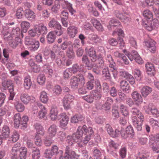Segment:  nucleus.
<instances>
[{
    "label": "nucleus",
    "instance_id": "35",
    "mask_svg": "<svg viewBox=\"0 0 159 159\" xmlns=\"http://www.w3.org/2000/svg\"><path fill=\"white\" fill-rule=\"evenodd\" d=\"M35 129L37 130V134L43 135L44 134V131L42 126L39 123H36L34 125Z\"/></svg>",
    "mask_w": 159,
    "mask_h": 159
},
{
    "label": "nucleus",
    "instance_id": "43",
    "mask_svg": "<svg viewBox=\"0 0 159 159\" xmlns=\"http://www.w3.org/2000/svg\"><path fill=\"white\" fill-rule=\"evenodd\" d=\"M89 39L93 42V44H97L98 43L100 42L101 39L96 34H91L89 36Z\"/></svg>",
    "mask_w": 159,
    "mask_h": 159
},
{
    "label": "nucleus",
    "instance_id": "52",
    "mask_svg": "<svg viewBox=\"0 0 159 159\" xmlns=\"http://www.w3.org/2000/svg\"><path fill=\"white\" fill-rule=\"evenodd\" d=\"M108 146L111 149L116 150L118 149L119 145L118 143L111 140L109 142Z\"/></svg>",
    "mask_w": 159,
    "mask_h": 159
},
{
    "label": "nucleus",
    "instance_id": "24",
    "mask_svg": "<svg viewBox=\"0 0 159 159\" xmlns=\"http://www.w3.org/2000/svg\"><path fill=\"white\" fill-rule=\"evenodd\" d=\"M88 53L91 61L93 62H95L97 60V56L94 48L93 47L90 48Z\"/></svg>",
    "mask_w": 159,
    "mask_h": 159
},
{
    "label": "nucleus",
    "instance_id": "54",
    "mask_svg": "<svg viewBox=\"0 0 159 159\" xmlns=\"http://www.w3.org/2000/svg\"><path fill=\"white\" fill-rule=\"evenodd\" d=\"M15 107L16 110L19 112L23 111L25 108V107L23 104L21 103L18 102L16 103Z\"/></svg>",
    "mask_w": 159,
    "mask_h": 159
},
{
    "label": "nucleus",
    "instance_id": "20",
    "mask_svg": "<svg viewBox=\"0 0 159 159\" xmlns=\"http://www.w3.org/2000/svg\"><path fill=\"white\" fill-rule=\"evenodd\" d=\"M32 83L31 78L29 76H26L24 79V87L26 90L30 89L32 85Z\"/></svg>",
    "mask_w": 159,
    "mask_h": 159
},
{
    "label": "nucleus",
    "instance_id": "34",
    "mask_svg": "<svg viewBox=\"0 0 159 159\" xmlns=\"http://www.w3.org/2000/svg\"><path fill=\"white\" fill-rule=\"evenodd\" d=\"M145 66L147 71L150 72L148 74H151L153 75L155 74V70L152 64L148 62L146 64Z\"/></svg>",
    "mask_w": 159,
    "mask_h": 159
},
{
    "label": "nucleus",
    "instance_id": "36",
    "mask_svg": "<svg viewBox=\"0 0 159 159\" xmlns=\"http://www.w3.org/2000/svg\"><path fill=\"white\" fill-rule=\"evenodd\" d=\"M21 32L19 28H13L10 34L12 37L18 38L21 34Z\"/></svg>",
    "mask_w": 159,
    "mask_h": 159
},
{
    "label": "nucleus",
    "instance_id": "1",
    "mask_svg": "<svg viewBox=\"0 0 159 159\" xmlns=\"http://www.w3.org/2000/svg\"><path fill=\"white\" fill-rule=\"evenodd\" d=\"M132 114L134 116L131 117V120L133 125L136 127L138 131H140L142 129L143 122L144 118L143 115L140 111L139 109L135 107H133L131 110Z\"/></svg>",
    "mask_w": 159,
    "mask_h": 159
},
{
    "label": "nucleus",
    "instance_id": "64",
    "mask_svg": "<svg viewBox=\"0 0 159 159\" xmlns=\"http://www.w3.org/2000/svg\"><path fill=\"white\" fill-rule=\"evenodd\" d=\"M34 60L38 63H42L43 61V55L41 53H38L35 56Z\"/></svg>",
    "mask_w": 159,
    "mask_h": 159
},
{
    "label": "nucleus",
    "instance_id": "55",
    "mask_svg": "<svg viewBox=\"0 0 159 159\" xmlns=\"http://www.w3.org/2000/svg\"><path fill=\"white\" fill-rule=\"evenodd\" d=\"M51 149L54 155H57L59 153L62 154L63 153L62 150H59L58 147L56 145L52 146Z\"/></svg>",
    "mask_w": 159,
    "mask_h": 159
},
{
    "label": "nucleus",
    "instance_id": "15",
    "mask_svg": "<svg viewBox=\"0 0 159 159\" xmlns=\"http://www.w3.org/2000/svg\"><path fill=\"white\" fill-rule=\"evenodd\" d=\"M37 106L40 109L38 113V117L41 119L43 118L47 113V110L45 107L40 103H38Z\"/></svg>",
    "mask_w": 159,
    "mask_h": 159
},
{
    "label": "nucleus",
    "instance_id": "10",
    "mask_svg": "<svg viewBox=\"0 0 159 159\" xmlns=\"http://www.w3.org/2000/svg\"><path fill=\"white\" fill-rule=\"evenodd\" d=\"M60 120V125L61 127L66 126L68 123L69 118L65 113H62L59 115Z\"/></svg>",
    "mask_w": 159,
    "mask_h": 159
},
{
    "label": "nucleus",
    "instance_id": "18",
    "mask_svg": "<svg viewBox=\"0 0 159 159\" xmlns=\"http://www.w3.org/2000/svg\"><path fill=\"white\" fill-rule=\"evenodd\" d=\"M29 65L32 71L35 73L39 72L40 70L39 65L35 63L33 61L30 60L29 61Z\"/></svg>",
    "mask_w": 159,
    "mask_h": 159
},
{
    "label": "nucleus",
    "instance_id": "47",
    "mask_svg": "<svg viewBox=\"0 0 159 159\" xmlns=\"http://www.w3.org/2000/svg\"><path fill=\"white\" fill-rule=\"evenodd\" d=\"M66 55L70 59H73L75 57L74 52L72 47L68 48L66 51Z\"/></svg>",
    "mask_w": 159,
    "mask_h": 159
},
{
    "label": "nucleus",
    "instance_id": "3",
    "mask_svg": "<svg viewBox=\"0 0 159 159\" xmlns=\"http://www.w3.org/2000/svg\"><path fill=\"white\" fill-rule=\"evenodd\" d=\"M49 27L54 30L56 34L60 36L63 33L62 26L60 23L54 18L51 19L48 23Z\"/></svg>",
    "mask_w": 159,
    "mask_h": 159
},
{
    "label": "nucleus",
    "instance_id": "44",
    "mask_svg": "<svg viewBox=\"0 0 159 159\" xmlns=\"http://www.w3.org/2000/svg\"><path fill=\"white\" fill-rule=\"evenodd\" d=\"M84 119L83 116L79 115H75L71 118V121L72 123H75L83 120Z\"/></svg>",
    "mask_w": 159,
    "mask_h": 159
},
{
    "label": "nucleus",
    "instance_id": "51",
    "mask_svg": "<svg viewBox=\"0 0 159 159\" xmlns=\"http://www.w3.org/2000/svg\"><path fill=\"white\" fill-rule=\"evenodd\" d=\"M44 71L48 74L50 76H52L53 74V70L50 68V66L48 64H45L43 66Z\"/></svg>",
    "mask_w": 159,
    "mask_h": 159
},
{
    "label": "nucleus",
    "instance_id": "9",
    "mask_svg": "<svg viewBox=\"0 0 159 159\" xmlns=\"http://www.w3.org/2000/svg\"><path fill=\"white\" fill-rule=\"evenodd\" d=\"M121 26V23L119 21L112 19L109 22L107 27L109 30H112L120 28Z\"/></svg>",
    "mask_w": 159,
    "mask_h": 159
},
{
    "label": "nucleus",
    "instance_id": "14",
    "mask_svg": "<svg viewBox=\"0 0 159 159\" xmlns=\"http://www.w3.org/2000/svg\"><path fill=\"white\" fill-rule=\"evenodd\" d=\"M25 16L28 20L31 21L34 20L36 17L34 12L30 9H27L25 10Z\"/></svg>",
    "mask_w": 159,
    "mask_h": 159
},
{
    "label": "nucleus",
    "instance_id": "39",
    "mask_svg": "<svg viewBox=\"0 0 159 159\" xmlns=\"http://www.w3.org/2000/svg\"><path fill=\"white\" fill-rule=\"evenodd\" d=\"M32 156L33 159H39L40 157V152L39 149L34 148L33 149Z\"/></svg>",
    "mask_w": 159,
    "mask_h": 159
},
{
    "label": "nucleus",
    "instance_id": "5",
    "mask_svg": "<svg viewBox=\"0 0 159 159\" xmlns=\"http://www.w3.org/2000/svg\"><path fill=\"white\" fill-rule=\"evenodd\" d=\"M2 86L5 89H7L9 91L10 95L9 100H13L15 95V93L14 91L13 85L12 81L11 80L5 81L2 83Z\"/></svg>",
    "mask_w": 159,
    "mask_h": 159
},
{
    "label": "nucleus",
    "instance_id": "38",
    "mask_svg": "<svg viewBox=\"0 0 159 159\" xmlns=\"http://www.w3.org/2000/svg\"><path fill=\"white\" fill-rule=\"evenodd\" d=\"M58 48V46L57 45H54L53 47L52 50L51 51L50 57L52 61L55 60L57 58V57L56 55L55 52H56Z\"/></svg>",
    "mask_w": 159,
    "mask_h": 159
},
{
    "label": "nucleus",
    "instance_id": "25",
    "mask_svg": "<svg viewBox=\"0 0 159 159\" xmlns=\"http://www.w3.org/2000/svg\"><path fill=\"white\" fill-rule=\"evenodd\" d=\"M152 8L153 11L156 15H159V0H153Z\"/></svg>",
    "mask_w": 159,
    "mask_h": 159
},
{
    "label": "nucleus",
    "instance_id": "16",
    "mask_svg": "<svg viewBox=\"0 0 159 159\" xmlns=\"http://www.w3.org/2000/svg\"><path fill=\"white\" fill-rule=\"evenodd\" d=\"M57 126L55 125L52 124L49 128L48 129V132L49 137L52 138L54 137L56 134Z\"/></svg>",
    "mask_w": 159,
    "mask_h": 159
},
{
    "label": "nucleus",
    "instance_id": "60",
    "mask_svg": "<svg viewBox=\"0 0 159 159\" xmlns=\"http://www.w3.org/2000/svg\"><path fill=\"white\" fill-rule=\"evenodd\" d=\"M20 40L19 38H16L14 40L11 41L9 44L10 46L13 48H16L18 45L19 43V40Z\"/></svg>",
    "mask_w": 159,
    "mask_h": 159
},
{
    "label": "nucleus",
    "instance_id": "19",
    "mask_svg": "<svg viewBox=\"0 0 159 159\" xmlns=\"http://www.w3.org/2000/svg\"><path fill=\"white\" fill-rule=\"evenodd\" d=\"M152 89L151 87L145 86H143L141 90V93L144 97H146L152 91Z\"/></svg>",
    "mask_w": 159,
    "mask_h": 159
},
{
    "label": "nucleus",
    "instance_id": "31",
    "mask_svg": "<svg viewBox=\"0 0 159 159\" xmlns=\"http://www.w3.org/2000/svg\"><path fill=\"white\" fill-rule=\"evenodd\" d=\"M56 38V36L53 31L49 33L46 37L47 41L49 44L53 43L55 41Z\"/></svg>",
    "mask_w": 159,
    "mask_h": 159
},
{
    "label": "nucleus",
    "instance_id": "59",
    "mask_svg": "<svg viewBox=\"0 0 159 159\" xmlns=\"http://www.w3.org/2000/svg\"><path fill=\"white\" fill-rule=\"evenodd\" d=\"M71 102L67 101V100H63V106L65 110H68L71 108Z\"/></svg>",
    "mask_w": 159,
    "mask_h": 159
},
{
    "label": "nucleus",
    "instance_id": "56",
    "mask_svg": "<svg viewBox=\"0 0 159 159\" xmlns=\"http://www.w3.org/2000/svg\"><path fill=\"white\" fill-rule=\"evenodd\" d=\"M149 121L150 125L153 128H157L158 127L159 122L157 120L151 118L149 119Z\"/></svg>",
    "mask_w": 159,
    "mask_h": 159
},
{
    "label": "nucleus",
    "instance_id": "46",
    "mask_svg": "<svg viewBox=\"0 0 159 159\" xmlns=\"http://www.w3.org/2000/svg\"><path fill=\"white\" fill-rule=\"evenodd\" d=\"M37 35H39L41 34H45L47 32V29L46 27L44 25H42L39 28H37Z\"/></svg>",
    "mask_w": 159,
    "mask_h": 159
},
{
    "label": "nucleus",
    "instance_id": "7",
    "mask_svg": "<svg viewBox=\"0 0 159 159\" xmlns=\"http://www.w3.org/2000/svg\"><path fill=\"white\" fill-rule=\"evenodd\" d=\"M81 137V135L76 131L75 133L73 134L71 136H68L67 137L66 142L69 145L72 146L75 143L79 142Z\"/></svg>",
    "mask_w": 159,
    "mask_h": 159
},
{
    "label": "nucleus",
    "instance_id": "48",
    "mask_svg": "<svg viewBox=\"0 0 159 159\" xmlns=\"http://www.w3.org/2000/svg\"><path fill=\"white\" fill-rule=\"evenodd\" d=\"M90 94L92 95L94 99H99L101 98L102 95L101 93L98 90H94L91 91Z\"/></svg>",
    "mask_w": 159,
    "mask_h": 159
},
{
    "label": "nucleus",
    "instance_id": "21",
    "mask_svg": "<svg viewBox=\"0 0 159 159\" xmlns=\"http://www.w3.org/2000/svg\"><path fill=\"white\" fill-rule=\"evenodd\" d=\"M149 144L150 147L151 148L153 151L157 153L159 152V143H157L151 139L150 140Z\"/></svg>",
    "mask_w": 159,
    "mask_h": 159
},
{
    "label": "nucleus",
    "instance_id": "22",
    "mask_svg": "<svg viewBox=\"0 0 159 159\" xmlns=\"http://www.w3.org/2000/svg\"><path fill=\"white\" fill-rule=\"evenodd\" d=\"M120 89L124 92H129L130 90L129 85L128 82L125 80H122L120 82Z\"/></svg>",
    "mask_w": 159,
    "mask_h": 159
},
{
    "label": "nucleus",
    "instance_id": "62",
    "mask_svg": "<svg viewBox=\"0 0 159 159\" xmlns=\"http://www.w3.org/2000/svg\"><path fill=\"white\" fill-rule=\"evenodd\" d=\"M60 4H58L55 1L54 4L51 8V10L53 12L57 13L60 9Z\"/></svg>",
    "mask_w": 159,
    "mask_h": 159
},
{
    "label": "nucleus",
    "instance_id": "29",
    "mask_svg": "<svg viewBox=\"0 0 159 159\" xmlns=\"http://www.w3.org/2000/svg\"><path fill=\"white\" fill-rule=\"evenodd\" d=\"M39 99L42 102L45 104L47 103L49 99L47 93L44 91L41 92L40 93Z\"/></svg>",
    "mask_w": 159,
    "mask_h": 159
},
{
    "label": "nucleus",
    "instance_id": "40",
    "mask_svg": "<svg viewBox=\"0 0 159 159\" xmlns=\"http://www.w3.org/2000/svg\"><path fill=\"white\" fill-rule=\"evenodd\" d=\"M77 133H78L79 134H80L82 136L83 134H86L87 133L88 129L85 125H84L83 126H80L78 128L77 130Z\"/></svg>",
    "mask_w": 159,
    "mask_h": 159
},
{
    "label": "nucleus",
    "instance_id": "63",
    "mask_svg": "<svg viewBox=\"0 0 159 159\" xmlns=\"http://www.w3.org/2000/svg\"><path fill=\"white\" fill-rule=\"evenodd\" d=\"M19 135L17 131H14L13 133V135L10 138V140L11 141L13 142H16L19 139Z\"/></svg>",
    "mask_w": 159,
    "mask_h": 159
},
{
    "label": "nucleus",
    "instance_id": "13",
    "mask_svg": "<svg viewBox=\"0 0 159 159\" xmlns=\"http://www.w3.org/2000/svg\"><path fill=\"white\" fill-rule=\"evenodd\" d=\"M132 97L136 104L139 106L142 102L143 99L141 95L136 91L133 92L132 94Z\"/></svg>",
    "mask_w": 159,
    "mask_h": 159
},
{
    "label": "nucleus",
    "instance_id": "17",
    "mask_svg": "<svg viewBox=\"0 0 159 159\" xmlns=\"http://www.w3.org/2000/svg\"><path fill=\"white\" fill-rule=\"evenodd\" d=\"M84 66L83 65H79L77 64H74L71 68L72 73L74 74L77 73L78 72L84 71Z\"/></svg>",
    "mask_w": 159,
    "mask_h": 159
},
{
    "label": "nucleus",
    "instance_id": "37",
    "mask_svg": "<svg viewBox=\"0 0 159 159\" xmlns=\"http://www.w3.org/2000/svg\"><path fill=\"white\" fill-rule=\"evenodd\" d=\"M82 61L83 63L85 64L86 66L88 68V69H91V64L88 56L86 55H84L82 57Z\"/></svg>",
    "mask_w": 159,
    "mask_h": 159
},
{
    "label": "nucleus",
    "instance_id": "27",
    "mask_svg": "<svg viewBox=\"0 0 159 159\" xmlns=\"http://www.w3.org/2000/svg\"><path fill=\"white\" fill-rule=\"evenodd\" d=\"M120 109L121 113L125 117H127L129 115V112L126 106L123 104H120Z\"/></svg>",
    "mask_w": 159,
    "mask_h": 159
},
{
    "label": "nucleus",
    "instance_id": "45",
    "mask_svg": "<svg viewBox=\"0 0 159 159\" xmlns=\"http://www.w3.org/2000/svg\"><path fill=\"white\" fill-rule=\"evenodd\" d=\"M20 25L22 31L25 33L29 28L30 25V23L27 21H23L21 23Z\"/></svg>",
    "mask_w": 159,
    "mask_h": 159
},
{
    "label": "nucleus",
    "instance_id": "57",
    "mask_svg": "<svg viewBox=\"0 0 159 159\" xmlns=\"http://www.w3.org/2000/svg\"><path fill=\"white\" fill-rule=\"evenodd\" d=\"M102 75L103 77H105L107 79L111 80V75L107 68H104L102 71Z\"/></svg>",
    "mask_w": 159,
    "mask_h": 159
},
{
    "label": "nucleus",
    "instance_id": "6",
    "mask_svg": "<svg viewBox=\"0 0 159 159\" xmlns=\"http://www.w3.org/2000/svg\"><path fill=\"white\" fill-rule=\"evenodd\" d=\"M114 14L116 16L124 23H129L131 20L130 16L126 12L122 13L118 10L115 11Z\"/></svg>",
    "mask_w": 159,
    "mask_h": 159
},
{
    "label": "nucleus",
    "instance_id": "2",
    "mask_svg": "<svg viewBox=\"0 0 159 159\" xmlns=\"http://www.w3.org/2000/svg\"><path fill=\"white\" fill-rule=\"evenodd\" d=\"M85 83L84 77L82 75L73 76L70 80V85L71 88L74 89L82 88L84 86Z\"/></svg>",
    "mask_w": 159,
    "mask_h": 159
},
{
    "label": "nucleus",
    "instance_id": "32",
    "mask_svg": "<svg viewBox=\"0 0 159 159\" xmlns=\"http://www.w3.org/2000/svg\"><path fill=\"white\" fill-rule=\"evenodd\" d=\"M92 22L93 26L98 31H102L103 28L101 24L98 20L96 19H93Z\"/></svg>",
    "mask_w": 159,
    "mask_h": 159
},
{
    "label": "nucleus",
    "instance_id": "11",
    "mask_svg": "<svg viewBox=\"0 0 159 159\" xmlns=\"http://www.w3.org/2000/svg\"><path fill=\"white\" fill-rule=\"evenodd\" d=\"M67 31L70 37L73 38L78 32V28L75 26H70L67 28Z\"/></svg>",
    "mask_w": 159,
    "mask_h": 159
},
{
    "label": "nucleus",
    "instance_id": "12",
    "mask_svg": "<svg viewBox=\"0 0 159 159\" xmlns=\"http://www.w3.org/2000/svg\"><path fill=\"white\" fill-rule=\"evenodd\" d=\"M58 111L57 106L55 105H52L50 110L49 116L52 120H55L57 118L58 115Z\"/></svg>",
    "mask_w": 159,
    "mask_h": 159
},
{
    "label": "nucleus",
    "instance_id": "49",
    "mask_svg": "<svg viewBox=\"0 0 159 159\" xmlns=\"http://www.w3.org/2000/svg\"><path fill=\"white\" fill-rule=\"evenodd\" d=\"M72 71L71 68L66 69L63 72V77L64 79H68L72 75Z\"/></svg>",
    "mask_w": 159,
    "mask_h": 159
},
{
    "label": "nucleus",
    "instance_id": "28",
    "mask_svg": "<svg viewBox=\"0 0 159 159\" xmlns=\"http://www.w3.org/2000/svg\"><path fill=\"white\" fill-rule=\"evenodd\" d=\"M10 134V129L8 126L6 125H4L2 127V138H6L8 137Z\"/></svg>",
    "mask_w": 159,
    "mask_h": 159
},
{
    "label": "nucleus",
    "instance_id": "42",
    "mask_svg": "<svg viewBox=\"0 0 159 159\" xmlns=\"http://www.w3.org/2000/svg\"><path fill=\"white\" fill-rule=\"evenodd\" d=\"M94 64L97 65L98 66L100 67L101 68L103 67L104 62L101 54L98 55L96 62Z\"/></svg>",
    "mask_w": 159,
    "mask_h": 159
},
{
    "label": "nucleus",
    "instance_id": "8",
    "mask_svg": "<svg viewBox=\"0 0 159 159\" xmlns=\"http://www.w3.org/2000/svg\"><path fill=\"white\" fill-rule=\"evenodd\" d=\"M143 43V45L147 47L148 50L152 53L155 52L156 50V42L153 40L151 39H145Z\"/></svg>",
    "mask_w": 159,
    "mask_h": 159
},
{
    "label": "nucleus",
    "instance_id": "61",
    "mask_svg": "<svg viewBox=\"0 0 159 159\" xmlns=\"http://www.w3.org/2000/svg\"><path fill=\"white\" fill-rule=\"evenodd\" d=\"M60 63L64 66H68L71 65L72 63V61L71 59H65L61 61V60H59Z\"/></svg>",
    "mask_w": 159,
    "mask_h": 159
},
{
    "label": "nucleus",
    "instance_id": "58",
    "mask_svg": "<svg viewBox=\"0 0 159 159\" xmlns=\"http://www.w3.org/2000/svg\"><path fill=\"white\" fill-rule=\"evenodd\" d=\"M37 82L40 85H43L45 83L46 78L45 76L43 75H40L38 76L37 78Z\"/></svg>",
    "mask_w": 159,
    "mask_h": 159
},
{
    "label": "nucleus",
    "instance_id": "23",
    "mask_svg": "<svg viewBox=\"0 0 159 159\" xmlns=\"http://www.w3.org/2000/svg\"><path fill=\"white\" fill-rule=\"evenodd\" d=\"M21 101L25 104H27L31 99L30 97L26 93H22L20 96Z\"/></svg>",
    "mask_w": 159,
    "mask_h": 159
},
{
    "label": "nucleus",
    "instance_id": "26",
    "mask_svg": "<svg viewBox=\"0 0 159 159\" xmlns=\"http://www.w3.org/2000/svg\"><path fill=\"white\" fill-rule=\"evenodd\" d=\"M133 54L132 55L133 60L134 59L138 64H142L143 63V61L138 52L135 51H133Z\"/></svg>",
    "mask_w": 159,
    "mask_h": 159
},
{
    "label": "nucleus",
    "instance_id": "53",
    "mask_svg": "<svg viewBox=\"0 0 159 159\" xmlns=\"http://www.w3.org/2000/svg\"><path fill=\"white\" fill-rule=\"evenodd\" d=\"M40 44L39 42L38 41H34L33 44L30 46L29 48L30 50L32 51H35L37 50L39 47Z\"/></svg>",
    "mask_w": 159,
    "mask_h": 159
},
{
    "label": "nucleus",
    "instance_id": "30",
    "mask_svg": "<svg viewBox=\"0 0 159 159\" xmlns=\"http://www.w3.org/2000/svg\"><path fill=\"white\" fill-rule=\"evenodd\" d=\"M20 154L19 157L20 159H26L27 153V149L25 147H21L19 149Z\"/></svg>",
    "mask_w": 159,
    "mask_h": 159
},
{
    "label": "nucleus",
    "instance_id": "50",
    "mask_svg": "<svg viewBox=\"0 0 159 159\" xmlns=\"http://www.w3.org/2000/svg\"><path fill=\"white\" fill-rule=\"evenodd\" d=\"M23 8L21 7H19L16 9L15 16L17 18L21 19L23 16Z\"/></svg>",
    "mask_w": 159,
    "mask_h": 159
},
{
    "label": "nucleus",
    "instance_id": "33",
    "mask_svg": "<svg viewBox=\"0 0 159 159\" xmlns=\"http://www.w3.org/2000/svg\"><path fill=\"white\" fill-rule=\"evenodd\" d=\"M21 117L20 113H18L16 114L14 117V126L16 128H18L20 125V121Z\"/></svg>",
    "mask_w": 159,
    "mask_h": 159
},
{
    "label": "nucleus",
    "instance_id": "41",
    "mask_svg": "<svg viewBox=\"0 0 159 159\" xmlns=\"http://www.w3.org/2000/svg\"><path fill=\"white\" fill-rule=\"evenodd\" d=\"M142 14L144 18L146 20L150 19L152 18L153 16L152 12L148 9L143 11Z\"/></svg>",
    "mask_w": 159,
    "mask_h": 159
},
{
    "label": "nucleus",
    "instance_id": "4",
    "mask_svg": "<svg viewBox=\"0 0 159 159\" xmlns=\"http://www.w3.org/2000/svg\"><path fill=\"white\" fill-rule=\"evenodd\" d=\"M105 59L106 62L108 63L109 67L111 68V71L112 72L114 78H117L118 72L115 68L116 64L112 56L110 54H108L106 57Z\"/></svg>",
    "mask_w": 159,
    "mask_h": 159
}]
</instances>
